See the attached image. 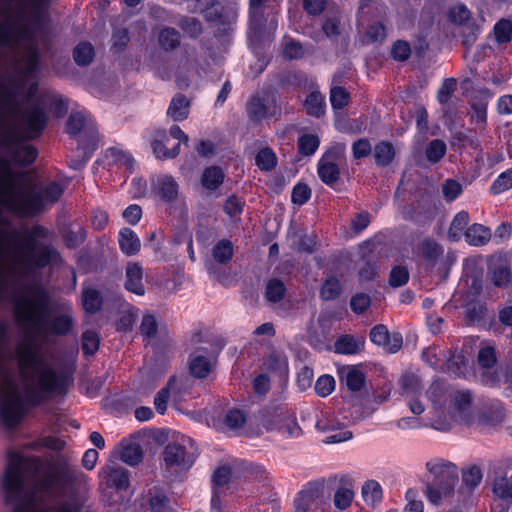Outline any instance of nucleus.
I'll return each instance as SVG.
<instances>
[{"mask_svg":"<svg viewBox=\"0 0 512 512\" xmlns=\"http://www.w3.org/2000/svg\"><path fill=\"white\" fill-rule=\"evenodd\" d=\"M448 18L451 23L462 25L461 37L462 44L470 47L476 41L481 32V27L471 20V11L463 3H458L448 10Z\"/></svg>","mask_w":512,"mask_h":512,"instance_id":"nucleus-8","label":"nucleus"},{"mask_svg":"<svg viewBox=\"0 0 512 512\" xmlns=\"http://www.w3.org/2000/svg\"><path fill=\"white\" fill-rule=\"evenodd\" d=\"M276 85L286 91L298 88H314L315 82L310 80L307 74L301 70H284L279 72L275 77Z\"/></svg>","mask_w":512,"mask_h":512,"instance_id":"nucleus-17","label":"nucleus"},{"mask_svg":"<svg viewBox=\"0 0 512 512\" xmlns=\"http://www.w3.org/2000/svg\"><path fill=\"white\" fill-rule=\"evenodd\" d=\"M26 27L9 20L0 23V46L10 47L16 44L20 37L26 36Z\"/></svg>","mask_w":512,"mask_h":512,"instance_id":"nucleus-25","label":"nucleus"},{"mask_svg":"<svg viewBox=\"0 0 512 512\" xmlns=\"http://www.w3.org/2000/svg\"><path fill=\"white\" fill-rule=\"evenodd\" d=\"M107 487L116 491H126L130 486V471L120 466H108L104 469Z\"/></svg>","mask_w":512,"mask_h":512,"instance_id":"nucleus-23","label":"nucleus"},{"mask_svg":"<svg viewBox=\"0 0 512 512\" xmlns=\"http://www.w3.org/2000/svg\"><path fill=\"white\" fill-rule=\"evenodd\" d=\"M124 287L128 292L138 296L145 294V286L143 283V268L137 262H129L125 270Z\"/></svg>","mask_w":512,"mask_h":512,"instance_id":"nucleus-22","label":"nucleus"},{"mask_svg":"<svg viewBox=\"0 0 512 512\" xmlns=\"http://www.w3.org/2000/svg\"><path fill=\"white\" fill-rule=\"evenodd\" d=\"M491 281L495 287L507 288L512 281L509 265L497 264L491 268Z\"/></svg>","mask_w":512,"mask_h":512,"instance_id":"nucleus-54","label":"nucleus"},{"mask_svg":"<svg viewBox=\"0 0 512 512\" xmlns=\"http://www.w3.org/2000/svg\"><path fill=\"white\" fill-rule=\"evenodd\" d=\"M483 478L482 470L478 465H470L462 470V485L459 489L460 493H473L480 485Z\"/></svg>","mask_w":512,"mask_h":512,"instance_id":"nucleus-33","label":"nucleus"},{"mask_svg":"<svg viewBox=\"0 0 512 512\" xmlns=\"http://www.w3.org/2000/svg\"><path fill=\"white\" fill-rule=\"evenodd\" d=\"M145 499L150 512H172L171 499L163 486L154 485L149 488Z\"/></svg>","mask_w":512,"mask_h":512,"instance_id":"nucleus-20","label":"nucleus"},{"mask_svg":"<svg viewBox=\"0 0 512 512\" xmlns=\"http://www.w3.org/2000/svg\"><path fill=\"white\" fill-rule=\"evenodd\" d=\"M465 240L472 246H483L487 244L491 238V231L488 227L474 223L464 232Z\"/></svg>","mask_w":512,"mask_h":512,"instance_id":"nucleus-35","label":"nucleus"},{"mask_svg":"<svg viewBox=\"0 0 512 512\" xmlns=\"http://www.w3.org/2000/svg\"><path fill=\"white\" fill-rule=\"evenodd\" d=\"M24 471H32L34 475L42 472L35 488L43 493H62L75 491L87 481V475L77 466L63 457L57 461H43L37 455L24 456L19 452L10 451L3 474L2 489L6 505H13V512H32L34 492L25 487Z\"/></svg>","mask_w":512,"mask_h":512,"instance_id":"nucleus-2","label":"nucleus"},{"mask_svg":"<svg viewBox=\"0 0 512 512\" xmlns=\"http://www.w3.org/2000/svg\"><path fill=\"white\" fill-rule=\"evenodd\" d=\"M419 249L424 260L430 267H435L438 259L443 255L444 252L443 247L431 238L424 239L420 243Z\"/></svg>","mask_w":512,"mask_h":512,"instance_id":"nucleus-38","label":"nucleus"},{"mask_svg":"<svg viewBox=\"0 0 512 512\" xmlns=\"http://www.w3.org/2000/svg\"><path fill=\"white\" fill-rule=\"evenodd\" d=\"M86 124H87V119L83 112H80V111L71 112V114L69 115V117L66 121V132L71 137H76V136H79L82 131H84L85 133L88 134V138H87V140H88L89 136L91 134L94 133L95 135H97V132L91 127H87V129H85ZM96 137L98 138V136H96Z\"/></svg>","mask_w":512,"mask_h":512,"instance_id":"nucleus-31","label":"nucleus"},{"mask_svg":"<svg viewBox=\"0 0 512 512\" xmlns=\"http://www.w3.org/2000/svg\"><path fill=\"white\" fill-rule=\"evenodd\" d=\"M190 101L182 93H177L171 99V102L167 109V115L174 122H182L189 116Z\"/></svg>","mask_w":512,"mask_h":512,"instance_id":"nucleus-27","label":"nucleus"},{"mask_svg":"<svg viewBox=\"0 0 512 512\" xmlns=\"http://www.w3.org/2000/svg\"><path fill=\"white\" fill-rule=\"evenodd\" d=\"M112 44L110 47V51L113 56L120 58V55L125 52L128 47L130 41V34L127 28H119L113 31Z\"/></svg>","mask_w":512,"mask_h":512,"instance_id":"nucleus-49","label":"nucleus"},{"mask_svg":"<svg viewBox=\"0 0 512 512\" xmlns=\"http://www.w3.org/2000/svg\"><path fill=\"white\" fill-rule=\"evenodd\" d=\"M169 141L170 139L166 135H163L162 139H154L152 141V150L158 159H174L179 155V143H174L171 147H168Z\"/></svg>","mask_w":512,"mask_h":512,"instance_id":"nucleus-37","label":"nucleus"},{"mask_svg":"<svg viewBox=\"0 0 512 512\" xmlns=\"http://www.w3.org/2000/svg\"><path fill=\"white\" fill-rule=\"evenodd\" d=\"M335 352L342 355L357 354L360 350V342L353 335L343 334L334 344Z\"/></svg>","mask_w":512,"mask_h":512,"instance_id":"nucleus-48","label":"nucleus"},{"mask_svg":"<svg viewBox=\"0 0 512 512\" xmlns=\"http://www.w3.org/2000/svg\"><path fill=\"white\" fill-rule=\"evenodd\" d=\"M343 163H346L344 144L335 143L328 147L317 163V174L321 182L335 189L340 180V166Z\"/></svg>","mask_w":512,"mask_h":512,"instance_id":"nucleus-7","label":"nucleus"},{"mask_svg":"<svg viewBox=\"0 0 512 512\" xmlns=\"http://www.w3.org/2000/svg\"><path fill=\"white\" fill-rule=\"evenodd\" d=\"M233 256L234 246L230 239H221L212 248V257L219 264L226 265L230 263Z\"/></svg>","mask_w":512,"mask_h":512,"instance_id":"nucleus-46","label":"nucleus"},{"mask_svg":"<svg viewBox=\"0 0 512 512\" xmlns=\"http://www.w3.org/2000/svg\"><path fill=\"white\" fill-rule=\"evenodd\" d=\"M477 96H475L471 103V109L474 111V115L478 122L486 123L487 120V107L488 101L493 96L490 89L484 87L477 91Z\"/></svg>","mask_w":512,"mask_h":512,"instance_id":"nucleus-34","label":"nucleus"},{"mask_svg":"<svg viewBox=\"0 0 512 512\" xmlns=\"http://www.w3.org/2000/svg\"><path fill=\"white\" fill-rule=\"evenodd\" d=\"M15 317L22 323L27 335L63 337L74 328L70 311L57 312L50 305V295L41 285L27 289L15 302Z\"/></svg>","mask_w":512,"mask_h":512,"instance_id":"nucleus-3","label":"nucleus"},{"mask_svg":"<svg viewBox=\"0 0 512 512\" xmlns=\"http://www.w3.org/2000/svg\"><path fill=\"white\" fill-rule=\"evenodd\" d=\"M246 112L250 121L259 123L280 113V108L277 107L276 104L271 107L268 105L265 98L261 97L259 94H255L248 99Z\"/></svg>","mask_w":512,"mask_h":512,"instance_id":"nucleus-15","label":"nucleus"},{"mask_svg":"<svg viewBox=\"0 0 512 512\" xmlns=\"http://www.w3.org/2000/svg\"><path fill=\"white\" fill-rule=\"evenodd\" d=\"M370 341L382 347L390 354L397 353L403 345V337L399 332L390 334L388 328L384 324H377L371 328L369 333Z\"/></svg>","mask_w":512,"mask_h":512,"instance_id":"nucleus-12","label":"nucleus"},{"mask_svg":"<svg viewBox=\"0 0 512 512\" xmlns=\"http://www.w3.org/2000/svg\"><path fill=\"white\" fill-rule=\"evenodd\" d=\"M121 459L130 466H136L143 460V450L139 444L129 443L121 450Z\"/></svg>","mask_w":512,"mask_h":512,"instance_id":"nucleus-61","label":"nucleus"},{"mask_svg":"<svg viewBox=\"0 0 512 512\" xmlns=\"http://www.w3.org/2000/svg\"><path fill=\"white\" fill-rule=\"evenodd\" d=\"M339 487L334 492L333 502L338 512L345 511L353 502L354 480L348 475H343L339 480Z\"/></svg>","mask_w":512,"mask_h":512,"instance_id":"nucleus-18","label":"nucleus"},{"mask_svg":"<svg viewBox=\"0 0 512 512\" xmlns=\"http://www.w3.org/2000/svg\"><path fill=\"white\" fill-rule=\"evenodd\" d=\"M350 102L349 92L342 86H334L330 89V104L334 110L345 108Z\"/></svg>","mask_w":512,"mask_h":512,"instance_id":"nucleus-64","label":"nucleus"},{"mask_svg":"<svg viewBox=\"0 0 512 512\" xmlns=\"http://www.w3.org/2000/svg\"><path fill=\"white\" fill-rule=\"evenodd\" d=\"M425 466L429 476L425 481L424 494L432 505L439 506L444 500L454 496L459 482L458 467L442 458L432 459Z\"/></svg>","mask_w":512,"mask_h":512,"instance_id":"nucleus-5","label":"nucleus"},{"mask_svg":"<svg viewBox=\"0 0 512 512\" xmlns=\"http://www.w3.org/2000/svg\"><path fill=\"white\" fill-rule=\"evenodd\" d=\"M29 140L30 139L27 138V135L23 134L17 128H10L2 133L0 139V148L5 153V155H8L13 149H16L21 144Z\"/></svg>","mask_w":512,"mask_h":512,"instance_id":"nucleus-32","label":"nucleus"},{"mask_svg":"<svg viewBox=\"0 0 512 512\" xmlns=\"http://www.w3.org/2000/svg\"><path fill=\"white\" fill-rule=\"evenodd\" d=\"M41 55L36 47L31 48L24 57V66L19 69V77L25 82L29 77L36 76L40 71Z\"/></svg>","mask_w":512,"mask_h":512,"instance_id":"nucleus-36","label":"nucleus"},{"mask_svg":"<svg viewBox=\"0 0 512 512\" xmlns=\"http://www.w3.org/2000/svg\"><path fill=\"white\" fill-rule=\"evenodd\" d=\"M151 192L162 202L171 204L179 194V185L172 175L164 174L152 180Z\"/></svg>","mask_w":512,"mask_h":512,"instance_id":"nucleus-16","label":"nucleus"},{"mask_svg":"<svg viewBox=\"0 0 512 512\" xmlns=\"http://www.w3.org/2000/svg\"><path fill=\"white\" fill-rule=\"evenodd\" d=\"M457 86L458 82L456 78L449 77L443 79L436 93V99L441 106H445L450 102L457 90Z\"/></svg>","mask_w":512,"mask_h":512,"instance_id":"nucleus-56","label":"nucleus"},{"mask_svg":"<svg viewBox=\"0 0 512 512\" xmlns=\"http://www.w3.org/2000/svg\"><path fill=\"white\" fill-rule=\"evenodd\" d=\"M84 150V157L82 159H72L69 163V167L73 170H80L85 167L86 163L89 161L91 154L97 148V137L93 133L89 136V139L84 141L82 138L79 139L78 149Z\"/></svg>","mask_w":512,"mask_h":512,"instance_id":"nucleus-45","label":"nucleus"},{"mask_svg":"<svg viewBox=\"0 0 512 512\" xmlns=\"http://www.w3.org/2000/svg\"><path fill=\"white\" fill-rule=\"evenodd\" d=\"M320 146V138L316 134L306 133L298 137L297 149L302 156H312Z\"/></svg>","mask_w":512,"mask_h":512,"instance_id":"nucleus-50","label":"nucleus"},{"mask_svg":"<svg viewBox=\"0 0 512 512\" xmlns=\"http://www.w3.org/2000/svg\"><path fill=\"white\" fill-rule=\"evenodd\" d=\"M495 41L499 44H507L512 40V21L502 18L493 26Z\"/></svg>","mask_w":512,"mask_h":512,"instance_id":"nucleus-58","label":"nucleus"},{"mask_svg":"<svg viewBox=\"0 0 512 512\" xmlns=\"http://www.w3.org/2000/svg\"><path fill=\"white\" fill-rule=\"evenodd\" d=\"M342 292L339 279L336 276H328L320 288V297L324 301L337 299Z\"/></svg>","mask_w":512,"mask_h":512,"instance_id":"nucleus-53","label":"nucleus"},{"mask_svg":"<svg viewBox=\"0 0 512 512\" xmlns=\"http://www.w3.org/2000/svg\"><path fill=\"white\" fill-rule=\"evenodd\" d=\"M100 337L97 332L93 330H86L81 336V349L86 357L94 356L99 350Z\"/></svg>","mask_w":512,"mask_h":512,"instance_id":"nucleus-57","label":"nucleus"},{"mask_svg":"<svg viewBox=\"0 0 512 512\" xmlns=\"http://www.w3.org/2000/svg\"><path fill=\"white\" fill-rule=\"evenodd\" d=\"M20 121L30 140L40 137L48 124V116L42 105L34 103L21 113Z\"/></svg>","mask_w":512,"mask_h":512,"instance_id":"nucleus-10","label":"nucleus"},{"mask_svg":"<svg viewBox=\"0 0 512 512\" xmlns=\"http://www.w3.org/2000/svg\"><path fill=\"white\" fill-rule=\"evenodd\" d=\"M472 400L473 397L469 390L455 391L451 395L453 407L459 414H464L470 409Z\"/></svg>","mask_w":512,"mask_h":512,"instance_id":"nucleus-63","label":"nucleus"},{"mask_svg":"<svg viewBox=\"0 0 512 512\" xmlns=\"http://www.w3.org/2000/svg\"><path fill=\"white\" fill-rule=\"evenodd\" d=\"M304 108L309 116L319 118L325 113L326 103L319 90H312L304 101Z\"/></svg>","mask_w":512,"mask_h":512,"instance_id":"nucleus-41","label":"nucleus"},{"mask_svg":"<svg viewBox=\"0 0 512 512\" xmlns=\"http://www.w3.org/2000/svg\"><path fill=\"white\" fill-rule=\"evenodd\" d=\"M271 429H275L289 438H298L303 435V430L299 426L294 413H277L273 417V426Z\"/></svg>","mask_w":512,"mask_h":512,"instance_id":"nucleus-19","label":"nucleus"},{"mask_svg":"<svg viewBox=\"0 0 512 512\" xmlns=\"http://www.w3.org/2000/svg\"><path fill=\"white\" fill-rule=\"evenodd\" d=\"M135 405L136 399L134 395L128 393L116 394L107 402L110 410L118 415L128 413Z\"/></svg>","mask_w":512,"mask_h":512,"instance_id":"nucleus-42","label":"nucleus"},{"mask_svg":"<svg viewBox=\"0 0 512 512\" xmlns=\"http://www.w3.org/2000/svg\"><path fill=\"white\" fill-rule=\"evenodd\" d=\"M225 180V173L220 166L211 165L206 167L201 174V185L204 189L214 192Z\"/></svg>","mask_w":512,"mask_h":512,"instance_id":"nucleus-30","label":"nucleus"},{"mask_svg":"<svg viewBox=\"0 0 512 512\" xmlns=\"http://www.w3.org/2000/svg\"><path fill=\"white\" fill-rule=\"evenodd\" d=\"M512 189V167L501 172L489 187L491 195H500Z\"/></svg>","mask_w":512,"mask_h":512,"instance_id":"nucleus-59","label":"nucleus"},{"mask_svg":"<svg viewBox=\"0 0 512 512\" xmlns=\"http://www.w3.org/2000/svg\"><path fill=\"white\" fill-rule=\"evenodd\" d=\"M397 155L394 144L389 140H379L373 147L374 164L379 168L389 167Z\"/></svg>","mask_w":512,"mask_h":512,"instance_id":"nucleus-24","label":"nucleus"},{"mask_svg":"<svg viewBox=\"0 0 512 512\" xmlns=\"http://www.w3.org/2000/svg\"><path fill=\"white\" fill-rule=\"evenodd\" d=\"M446 150V144L443 140L434 139L427 145L425 157L431 164H436L444 157Z\"/></svg>","mask_w":512,"mask_h":512,"instance_id":"nucleus-62","label":"nucleus"},{"mask_svg":"<svg viewBox=\"0 0 512 512\" xmlns=\"http://www.w3.org/2000/svg\"><path fill=\"white\" fill-rule=\"evenodd\" d=\"M469 214L468 212L462 210L458 212L450 225V228L448 230V237L451 241H458L460 240L463 231L467 229V225L469 223Z\"/></svg>","mask_w":512,"mask_h":512,"instance_id":"nucleus-55","label":"nucleus"},{"mask_svg":"<svg viewBox=\"0 0 512 512\" xmlns=\"http://www.w3.org/2000/svg\"><path fill=\"white\" fill-rule=\"evenodd\" d=\"M201 14L206 22L219 26L218 32L221 31V26L224 27L223 32H226L227 27L234 23L237 17V12L231 5L219 0H205Z\"/></svg>","mask_w":512,"mask_h":512,"instance_id":"nucleus-9","label":"nucleus"},{"mask_svg":"<svg viewBox=\"0 0 512 512\" xmlns=\"http://www.w3.org/2000/svg\"><path fill=\"white\" fill-rule=\"evenodd\" d=\"M232 470L229 466H219L212 474L211 512H223L224 487L229 484Z\"/></svg>","mask_w":512,"mask_h":512,"instance_id":"nucleus-11","label":"nucleus"},{"mask_svg":"<svg viewBox=\"0 0 512 512\" xmlns=\"http://www.w3.org/2000/svg\"><path fill=\"white\" fill-rule=\"evenodd\" d=\"M7 156L11 157L14 166L28 167L36 161L38 149L32 144L24 142Z\"/></svg>","mask_w":512,"mask_h":512,"instance_id":"nucleus-26","label":"nucleus"},{"mask_svg":"<svg viewBox=\"0 0 512 512\" xmlns=\"http://www.w3.org/2000/svg\"><path fill=\"white\" fill-rule=\"evenodd\" d=\"M158 43L164 51H174L181 44V34L173 27H163L158 34Z\"/></svg>","mask_w":512,"mask_h":512,"instance_id":"nucleus-40","label":"nucleus"},{"mask_svg":"<svg viewBox=\"0 0 512 512\" xmlns=\"http://www.w3.org/2000/svg\"><path fill=\"white\" fill-rule=\"evenodd\" d=\"M505 416L504 405L500 401L493 402L480 411L478 423L484 427L495 428L504 422Z\"/></svg>","mask_w":512,"mask_h":512,"instance_id":"nucleus-21","label":"nucleus"},{"mask_svg":"<svg viewBox=\"0 0 512 512\" xmlns=\"http://www.w3.org/2000/svg\"><path fill=\"white\" fill-rule=\"evenodd\" d=\"M26 82L24 77L9 76L0 83V106L12 110L17 106V99Z\"/></svg>","mask_w":512,"mask_h":512,"instance_id":"nucleus-14","label":"nucleus"},{"mask_svg":"<svg viewBox=\"0 0 512 512\" xmlns=\"http://www.w3.org/2000/svg\"><path fill=\"white\" fill-rule=\"evenodd\" d=\"M212 370L211 360L203 355H191L189 358V372L197 379L206 378Z\"/></svg>","mask_w":512,"mask_h":512,"instance_id":"nucleus-43","label":"nucleus"},{"mask_svg":"<svg viewBox=\"0 0 512 512\" xmlns=\"http://www.w3.org/2000/svg\"><path fill=\"white\" fill-rule=\"evenodd\" d=\"M278 160L275 152L271 147H264L258 151L255 156V164L264 172H269L275 169Z\"/></svg>","mask_w":512,"mask_h":512,"instance_id":"nucleus-51","label":"nucleus"},{"mask_svg":"<svg viewBox=\"0 0 512 512\" xmlns=\"http://www.w3.org/2000/svg\"><path fill=\"white\" fill-rule=\"evenodd\" d=\"M496 349L492 345L481 346L477 353V363L482 369H491L497 364Z\"/></svg>","mask_w":512,"mask_h":512,"instance_id":"nucleus-60","label":"nucleus"},{"mask_svg":"<svg viewBox=\"0 0 512 512\" xmlns=\"http://www.w3.org/2000/svg\"><path fill=\"white\" fill-rule=\"evenodd\" d=\"M72 56L78 66L86 67L93 62L95 49L90 42L82 41L73 48Z\"/></svg>","mask_w":512,"mask_h":512,"instance_id":"nucleus-44","label":"nucleus"},{"mask_svg":"<svg viewBox=\"0 0 512 512\" xmlns=\"http://www.w3.org/2000/svg\"><path fill=\"white\" fill-rule=\"evenodd\" d=\"M104 299L102 293L92 287H83L81 293V305L88 314H95L102 309Z\"/></svg>","mask_w":512,"mask_h":512,"instance_id":"nucleus-28","label":"nucleus"},{"mask_svg":"<svg viewBox=\"0 0 512 512\" xmlns=\"http://www.w3.org/2000/svg\"><path fill=\"white\" fill-rule=\"evenodd\" d=\"M66 185L53 180L40 191L16 187L0 177V206L21 218H32L42 214L47 205H54L64 194Z\"/></svg>","mask_w":512,"mask_h":512,"instance_id":"nucleus-4","label":"nucleus"},{"mask_svg":"<svg viewBox=\"0 0 512 512\" xmlns=\"http://www.w3.org/2000/svg\"><path fill=\"white\" fill-rule=\"evenodd\" d=\"M287 289L284 282L278 278L268 280L265 288V298L268 302L278 303L286 295Z\"/></svg>","mask_w":512,"mask_h":512,"instance_id":"nucleus-52","label":"nucleus"},{"mask_svg":"<svg viewBox=\"0 0 512 512\" xmlns=\"http://www.w3.org/2000/svg\"><path fill=\"white\" fill-rule=\"evenodd\" d=\"M362 497L367 505L375 506L383 499V490L376 480H368L362 486Z\"/></svg>","mask_w":512,"mask_h":512,"instance_id":"nucleus-47","label":"nucleus"},{"mask_svg":"<svg viewBox=\"0 0 512 512\" xmlns=\"http://www.w3.org/2000/svg\"><path fill=\"white\" fill-rule=\"evenodd\" d=\"M323 485L310 481L297 493L294 499V512H309L323 496Z\"/></svg>","mask_w":512,"mask_h":512,"instance_id":"nucleus-13","label":"nucleus"},{"mask_svg":"<svg viewBox=\"0 0 512 512\" xmlns=\"http://www.w3.org/2000/svg\"><path fill=\"white\" fill-rule=\"evenodd\" d=\"M195 460L196 456L189 452L185 445L175 441L169 442L163 450L164 477L171 482L184 481Z\"/></svg>","mask_w":512,"mask_h":512,"instance_id":"nucleus-6","label":"nucleus"},{"mask_svg":"<svg viewBox=\"0 0 512 512\" xmlns=\"http://www.w3.org/2000/svg\"><path fill=\"white\" fill-rule=\"evenodd\" d=\"M23 381L36 382L24 385V400L20 397L9 367L11 352L8 342H0V420L3 426L16 428L26 414V406L37 408L47 400L67 395L73 378L68 371L57 372L31 345L16 350Z\"/></svg>","mask_w":512,"mask_h":512,"instance_id":"nucleus-1","label":"nucleus"},{"mask_svg":"<svg viewBox=\"0 0 512 512\" xmlns=\"http://www.w3.org/2000/svg\"><path fill=\"white\" fill-rule=\"evenodd\" d=\"M118 243L122 253L127 256L136 255L141 248L139 237L128 227H124L119 231Z\"/></svg>","mask_w":512,"mask_h":512,"instance_id":"nucleus-29","label":"nucleus"},{"mask_svg":"<svg viewBox=\"0 0 512 512\" xmlns=\"http://www.w3.org/2000/svg\"><path fill=\"white\" fill-rule=\"evenodd\" d=\"M445 367L448 374L458 378H466L468 358L462 352H455L447 359Z\"/></svg>","mask_w":512,"mask_h":512,"instance_id":"nucleus-39","label":"nucleus"}]
</instances>
